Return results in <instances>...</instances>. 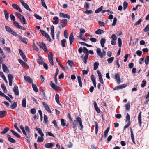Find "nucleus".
<instances>
[{
  "instance_id": "f257e3e1",
  "label": "nucleus",
  "mask_w": 149,
  "mask_h": 149,
  "mask_svg": "<svg viewBox=\"0 0 149 149\" xmlns=\"http://www.w3.org/2000/svg\"><path fill=\"white\" fill-rule=\"evenodd\" d=\"M79 123V127L80 128V130H82L83 128V126L82 123V120L79 117L77 116H75V119L73 121L72 123L73 125V128H75L74 131L75 132L74 133H76V130L77 129V127L78 125V123Z\"/></svg>"
},
{
  "instance_id": "f03ea898",
  "label": "nucleus",
  "mask_w": 149,
  "mask_h": 149,
  "mask_svg": "<svg viewBox=\"0 0 149 149\" xmlns=\"http://www.w3.org/2000/svg\"><path fill=\"white\" fill-rule=\"evenodd\" d=\"M67 24V20L66 19H64L62 22H60L58 24V27L61 29L65 26Z\"/></svg>"
},
{
  "instance_id": "7ed1b4c3",
  "label": "nucleus",
  "mask_w": 149,
  "mask_h": 149,
  "mask_svg": "<svg viewBox=\"0 0 149 149\" xmlns=\"http://www.w3.org/2000/svg\"><path fill=\"white\" fill-rule=\"evenodd\" d=\"M5 28L7 32L10 33L11 34L15 36L16 35H17L16 33L13 31L10 27L6 26H5Z\"/></svg>"
},
{
  "instance_id": "20e7f679",
  "label": "nucleus",
  "mask_w": 149,
  "mask_h": 149,
  "mask_svg": "<svg viewBox=\"0 0 149 149\" xmlns=\"http://www.w3.org/2000/svg\"><path fill=\"white\" fill-rule=\"evenodd\" d=\"M37 44L41 48H42L44 51H47V47L43 42L40 43L38 42H37Z\"/></svg>"
},
{
  "instance_id": "39448f33",
  "label": "nucleus",
  "mask_w": 149,
  "mask_h": 149,
  "mask_svg": "<svg viewBox=\"0 0 149 149\" xmlns=\"http://www.w3.org/2000/svg\"><path fill=\"white\" fill-rule=\"evenodd\" d=\"M20 128L22 130L23 134L25 136L26 138H27V140L28 141L30 138V135L29 134H27L26 132L24 127L22 125H20Z\"/></svg>"
},
{
  "instance_id": "423d86ee",
  "label": "nucleus",
  "mask_w": 149,
  "mask_h": 149,
  "mask_svg": "<svg viewBox=\"0 0 149 149\" xmlns=\"http://www.w3.org/2000/svg\"><path fill=\"white\" fill-rule=\"evenodd\" d=\"M48 58L49 62L52 65H53V54L52 53L49 52L48 56Z\"/></svg>"
},
{
  "instance_id": "0eeeda50",
  "label": "nucleus",
  "mask_w": 149,
  "mask_h": 149,
  "mask_svg": "<svg viewBox=\"0 0 149 149\" xmlns=\"http://www.w3.org/2000/svg\"><path fill=\"white\" fill-rule=\"evenodd\" d=\"M15 36H17L19 38L20 40L21 41L23 42L24 43L26 44H27L26 38H23L22 37V36H20L19 35H18L17 33V35H16Z\"/></svg>"
},
{
  "instance_id": "6e6552de",
  "label": "nucleus",
  "mask_w": 149,
  "mask_h": 149,
  "mask_svg": "<svg viewBox=\"0 0 149 149\" xmlns=\"http://www.w3.org/2000/svg\"><path fill=\"white\" fill-rule=\"evenodd\" d=\"M50 84L51 87L55 90H58L60 89V88L59 87L56 86L55 84L52 81L50 82Z\"/></svg>"
},
{
  "instance_id": "1a4fd4ad",
  "label": "nucleus",
  "mask_w": 149,
  "mask_h": 149,
  "mask_svg": "<svg viewBox=\"0 0 149 149\" xmlns=\"http://www.w3.org/2000/svg\"><path fill=\"white\" fill-rule=\"evenodd\" d=\"M19 53L22 58L23 59L25 62L27 61V60L26 59V58L24 54L23 53V52H22V50L20 49H19Z\"/></svg>"
},
{
  "instance_id": "9d476101",
  "label": "nucleus",
  "mask_w": 149,
  "mask_h": 149,
  "mask_svg": "<svg viewBox=\"0 0 149 149\" xmlns=\"http://www.w3.org/2000/svg\"><path fill=\"white\" fill-rule=\"evenodd\" d=\"M40 31L41 33L42 34L43 36H45V37H46L47 39H49V41H51V39L50 38L49 36L47 33H46L45 32V31L43 30H40Z\"/></svg>"
},
{
  "instance_id": "9b49d317",
  "label": "nucleus",
  "mask_w": 149,
  "mask_h": 149,
  "mask_svg": "<svg viewBox=\"0 0 149 149\" xmlns=\"http://www.w3.org/2000/svg\"><path fill=\"white\" fill-rule=\"evenodd\" d=\"M126 86L127 85L126 84H123L122 85H121L118 86L114 87L113 89L114 90H116L122 89L125 88L126 87Z\"/></svg>"
},
{
  "instance_id": "f8f14e48",
  "label": "nucleus",
  "mask_w": 149,
  "mask_h": 149,
  "mask_svg": "<svg viewBox=\"0 0 149 149\" xmlns=\"http://www.w3.org/2000/svg\"><path fill=\"white\" fill-rule=\"evenodd\" d=\"M24 80L27 82L30 83H31L33 82V80L29 76H24Z\"/></svg>"
},
{
  "instance_id": "ddd939ff",
  "label": "nucleus",
  "mask_w": 149,
  "mask_h": 149,
  "mask_svg": "<svg viewBox=\"0 0 149 149\" xmlns=\"http://www.w3.org/2000/svg\"><path fill=\"white\" fill-rule=\"evenodd\" d=\"M12 7L14 8L17 10L19 12H22L21 9L17 4H13L12 5Z\"/></svg>"
},
{
  "instance_id": "4468645a",
  "label": "nucleus",
  "mask_w": 149,
  "mask_h": 149,
  "mask_svg": "<svg viewBox=\"0 0 149 149\" xmlns=\"http://www.w3.org/2000/svg\"><path fill=\"white\" fill-rule=\"evenodd\" d=\"M13 91L15 95H19L18 88L17 86L15 85L14 86Z\"/></svg>"
},
{
  "instance_id": "2eb2a0df",
  "label": "nucleus",
  "mask_w": 149,
  "mask_h": 149,
  "mask_svg": "<svg viewBox=\"0 0 149 149\" xmlns=\"http://www.w3.org/2000/svg\"><path fill=\"white\" fill-rule=\"evenodd\" d=\"M115 78L116 80L117 83L120 84V76L118 73H116L115 75Z\"/></svg>"
},
{
  "instance_id": "dca6fc26",
  "label": "nucleus",
  "mask_w": 149,
  "mask_h": 149,
  "mask_svg": "<svg viewBox=\"0 0 149 149\" xmlns=\"http://www.w3.org/2000/svg\"><path fill=\"white\" fill-rule=\"evenodd\" d=\"M141 112L140 111L139 113L138 117V122L139 123V126L141 127V124L142 123L141 120Z\"/></svg>"
},
{
  "instance_id": "f3484780",
  "label": "nucleus",
  "mask_w": 149,
  "mask_h": 149,
  "mask_svg": "<svg viewBox=\"0 0 149 149\" xmlns=\"http://www.w3.org/2000/svg\"><path fill=\"white\" fill-rule=\"evenodd\" d=\"M36 130L38 131V133L41 136L43 137L44 136V134L42 132V130L39 128L36 127L35 128Z\"/></svg>"
},
{
  "instance_id": "a211bd4d",
  "label": "nucleus",
  "mask_w": 149,
  "mask_h": 149,
  "mask_svg": "<svg viewBox=\"0 0 149 149\" xmlns=\"http://www.w3.org/2000/svg\"><path fill=\"white\" fill-rule=\"evenodd\" d=\"M51 34L52 39H54V26H52L51 27Z\"/></svg>"
},
{
  "instance_id": "6ab92c4d",
  "label": "nucleus",
  "mask_w": 149,
  "mask_h": 149,
  "mask_svg": "<svg viewBox=\"0 0 149 149\" xmlns=\"http://www.w3.org/2000/svg\"><path fill=\"white\" fill-rule=\"evenodd\" d=\"M96 52L99 56L101 58H103V56L102 54V52L100 48H97V50H96Z\"/></svg>"
},
{
  "instance_id": "aec40b11",
  "label": "nucleus",
  "mask_w": 149,
  "mask_h": 149,
  "mask_svg": "<svg viewBox=\"0 0 149 149\" xmlns=\"http://www.w3.org/2000/svg\"><path fill=\"white\" fill-rule=\"evenodd\" d=\"M7 136L8 141L12 143H14L16 142L15 140L13 138H11L10 135L8 134Z\"/></svg>"
},
{
  "instance_id": "412c9836",
  "label": "nucleus",
  "mask_w": 149,
  "mask_h": 149,
  "mask_svg": "<svg viewBox=\"0 0 149 149\" xmlns=\"http://www.w3.org/2000/svg\"><path fill=\"white\" fill-rule=\"evenodd\" d=\"M59 16L63 18H66L68 19H70V16L68 14H65L63 13H60L59 14Z\"/></svg>"
},
{
  "instance_id": "4be33fe9",
  "label": "nucleus",
  "mask_w": 149,
  "mask_h": 149,
  "mask_svg": "<svg viewBox=\"0 0 149 149\" xmlns=\"http://www.w3.org/2000/svg\"><path fill=\"white\" fill-rule=\"evenodd\" d=\"M2 68L3 71L5 72H8L9 70L7 67L4 64H2Z\"/></svg>"
},
{
  "instance_id": "5701e85b",
  "label": "nucleus",
  "mask_w": 149,
  "mask_h": 149,
  "mask_svg": "<svg viewBox=\"0 0 149 149\" xmlns=\"http://www.w3.org/2000/svg\"><path fill=\"white\" fill-rule=\"evenodd\" d=\"M69 39L70 44L71 45L74 41V35L73 33H71L69 37Z\"/></svg>"
},
{
  "instance_id": "b1692460",
  "label": "nucleus",
  "mask_w": 149,
  "mask_h": 149,
  "mask_svg": "<svg viewBox=\"0 0 149 149\" xmlns=\"http://www.w3.org/2000/svg\"><path fill=\"white\" fill-rule=\"evenodd\" d=\"M44 146L47 148H51L54 146V145L52 143H50L45 144Z\"/></svg>"
},
{
  "instance_id": "393cba45",
  "label": "nucleus",
  "mask_w": 149,
  "mask_h": 149,
  "mask_svg": "<svg viewBox=\"0 0 149 149\" xmlns=\"http://www.w3.org/2000/svg\"><path fill=\"white\" fill-rule=\"evenodd\" d=\"M53 19L55 20L52 22V23L53 24H57L59 22V19L57 17H55L53 18Z\"/></svg>"
},
{
  "instance_id": "a878e982",
  "label": "nucleus",
  "mask_w": 149,
  "mask_h": 149,
  "mask_svg": "<svg viewBox=\"0 0 149 149\" xmlns=\"http://www.w3.org/2000/svg\"><path fill=\"white\" fill-rule=\"evenodd\" d=\"M7 113L6 111H0V118H2L4 117Z\"/></svg>"
},
{
  "instance_id": "bb28decb",
  "label": "nucleus",
  "mask_w": 149,
  "mask_h": 149,
  "mask_svg": "<svg viewBox=\"0 0 149 149\" xmlns=\"http://www.w3.org/2000/svg\"><path fill=\"white\" fill-rule=\"evenodd\" d=\"M77 78L78 79V82L79 84V86L81 87H82V82L81 77L80 76L78 75L77 76Z\"/></svg>"
},
{
  "instance_id": "cd10ccee",
  "label": "nucleus",
  "mask_w": 149,
  "mask_h": 149,
  "mask_svg": "<svg viewBox=\"0 0 149 149\" xmlns=\"http://www.w3.org/2000/svg\"><path fill=\"white\" fill-rule=\"evenodd\" d=\"M18 61L23 66L26 67L28 66L27 63L24 62L22 60L19 59Z\"/></svg>"
},
{
  "instance_id": "c85d7f7f",
  "label": "nucleus",
  "mask_w": 149,
  "mask_h": 149,
  "mask_svg": "<svg viewBox=\"0 0 149 149\" xmlns=\"http://www.w3.org/2000/svg\"><path fill=\"white\" fill-rule=\"evenodd\" d=\"M10 131L12 133V134L17 138H19L20 137V135L15 131H14L12 130H11Z\"/></svg>"
},
{
  "instance_id": "c756f323",
  "label": "nucleus",
  "mask_w": 149,
  "mask_h": 149,
  "mask_svg": "<svg viewBox=\"0 0 149 149\" xmlns=\"http://www.w3.org/2000/svg\"><path fill=\"white\" fill-rule=\"evenodd\" d=\"M106 39L105 38H102L100 40V44L101 46L102 47H103L104 46V43L105 42Z\"/></svg>"
},
{
  "instance_id": "7c9ffc66",
  "label": "nucleus",
  "mask_w": 149,
  "mask_h": 149,
  "mask_svg": "<svg viewBox=\"0 0 149 149\" xmlns=\"http://www.w3.org/2000/svg\"><path fill=\"white\" fill-rule=\"evenodd\" d=\"M55 100L57 103L59 105H61V103L59 100V96L57 94L55 95Z\"/></svg>"
},
{
  "instance_id": "2f4dec72",
  "label": "nucleus",
  "mask_w": 149,
  "mask_h": 149,
  "mask_svg": "<svg viewBox=\"0 0 149 149\" xmlns=\"http://www.w3.org/2000/svg\"><path fill=\"white\" fill-rule=\"evenodd\" d=\"M22 4L26 9L29 11H31V10L29 8V6L27 3L24 2H23Z\"/></svg>"
},
{
  "instance_id": "473e14b6",
  "label": "nucleus",
  "mask_w": 149,
  "mask_h": 149,
  "mask_svg": "<svg viewBox=\"0 0 149 149\" xmlns=\"http://www.w3.org/2000/svg\"><path fill=\"white\" fill-rule=\"evenodd\" d=\"M20 22L23 24H27V22L26 21L25 19L24 16H22V18L20 19Z\"/></svg>"
},
{
  "instance_id": "72a5a7b5",
  "label": "nucleus",
  "mask_w": 149,
  "mask_h": 149,
  "mask_svg": "<svg viewBox=\"0 0 149 149\" xmlns=\"http://www.w3.org/2000/svg\"><path fill=\"white\" fill-rule=\"evenodd\" d=\"M32 87L33 91L36 92H38V89L36 85L34 83H32Z\"/></svg>"
},
{
  "instance_id": "f704fd0d",
  "label": "nucleus",
  "mask_w": 149,
  "mask_h": 149,
  "mask_svg": "<svg viewBox=\"0 0 149 149\" xmlns=\"http://www.w3.org/2000/svg\"><path fill=\"white\" fill-rule=\"evenodd\" d=\"M104 33V31L101 29H98L95 32V33L97 34H101Z\"/></svg>"
},
{
  "instance_id": "c9c22d12",
  "label": "nucleus",
  "mask_w": 149,
  "mask_h": 149,
  "mask_svg": "<svg viewBox=\"0 0 149 149\" xmlns=\"http://www.w3.org/2000/svg\"><path fill=\"white\" fill-rule=\"evenodd\" d=\"M83 49V52L84 53H85V55L88 56V51L87 49L85 47H84Z\"/></svg>"
},
{
  "instance_id": "e433bc0d",
  "label": "nucleus",
  "mask_w": 149,
  "mask_h": 149,
  "mask_svg": "<svg viewBox=\"0 0 149 149\" xmlns=\"http://www.w3.org/2000/svg\"><path fill=\"white\" fill-rule=\"evenodd\" d=\"M26 99L25 98H23V100L22 101V107L25 108L26 107Z\"/></svg>"
},
{
  "instance_id": "4c0bfd02",
  "label": "nucleus",
  "mask_w": 149,
  "mask_h": 149,
  "mask_svg": "<svg viewBox=\"0 0 149 149\" xmlns=\"http://www.w3.org/2000/svg\"><path fill=\"white\" fill-rule=\"evenodd\" d=\"M44 123L45 124H48V117L47 115L45 114L44 115Z\"/></svg>"
},
{
  "instance_id": "58836bf2",
  "label": "nucleus",
  "mask_w": 149,
  "mask_h": 149,
  "mask_svg": "<svg viewBox=\"0 0 149 149\" xmlns=\"http://www.w3.org/2000/svg\"><path fill=\"white\" fill-rule=\"evenodd\" d=\"M17 105V103L16 102H14L13 104L10 105V108L12 109L15 108Z\"/></svg>"
},
{
  "instance_id": "ea45409f",
  "label": "nucleus",
  "mask_w": 149,
  "mask_h": 149,
  "mask_svg": "<svg viewBox=\"0 0 149 149\" xmlns=\"http://www.w3.org/2000/svg\"><path fill=\"white\" fill-rule=\"evenodd\" d=\"M130 103L128 102L125 104V109L127 111H129L130 109Z\"/></svg>"
},
{
  "instance_id": "a19ab883",
  "label": "nucleus",
  "mask_w": 149,
  "mask_h": 149,
  "mask_svg": "<svg viewBox=\"0 0 149 149\" xmlns=\"http://www.w3.org/2000/svg\"><path fill=\"white\" fill-rule=\"evenodd\" d=\"M99 65V64L98 62H95L94 64V69L96 70L97 68Z\"/></svg>"
},
{
  "instance_id": "79ce46f5",
  "label": "nucleus",
  "mask_w": 149,
  "mask_h": 149,
  "mask_svg": "<svg viewBox=\"0 0 149 149\" xmlns=\"http://www.w3.org/2000/svg\"><path fill=\"white\" fill-rule=\"evenodd\" d=\"M1 87L4 92L5 93H6L7 90L5 85L4 84H2L1 85Z\"/></svg>"
},
{
  "instance_id": "37998d69",
  "label": "nucleus",
  "mask_w": 149,
  "mask_h": 149,
  "mask_svg": "<svg viewBox=\"0 0 149 149\" xmlns=\"http://www.w3.org/2000/svg\"><path fill=\"white\" fill-rule=\"evenodd\" d=\"M95 134H97L98 131V123L96 122H95Z\"/></svg>"
},
{
  "instance_id": "c03bdc74",
  "label": "nucleus",
  "mask_w": 149,
  "mask_h": 149,
  "mask_svg": "<svg viewBox=\"0 0 149 149\" xmlns=\"http://www.w3.org/2000/svg\"><path fill=\"white\" fill-rule=\"evenodd\" d=\"M4 15L5 17L6 20H8L9 19V14L8 13L7 11L6 10H4Z\"/></svg>"
},
{
  "instance_id": "a18cd8bd",
  "label": "nucleus",
  "mask_w": 149,
  "mask_h": 149,
  "mask_svg": "<svg viewBox=\"0 0 149 149\" xmlns=\"http://www.w3.org/2000/svg\"><path fill=\"white\" fill-rule=\"evenodd\" d=\"M40 94L41 95L43 96V99L45 100H47V97H46L45 93L43 91L41 93H40Z\"/></svg>"
},
{
  "instance_id": "49530a36",
  "label": "nucleus",
  "mask_w": 149,
  "mask_h": 149,
  "mask_svg": "<svg viewBox=\"0 0 149 149\" xmlns=\"http://www.w3.org/2000/svg\"><path fill=\"white\" fill-rule=\"evenodd\" d=\"M66 42V40L65 39H63L61 41V44L62 46L63 47H65V43Z\"/></svg>"
},
{
  "instance_id": "de8ad7c7",
  "label": "nucleus",
  "mask_w": 149,
  "mask_h": 149,
  "mask_svg": "<svg viewBox=\"0 0 149 149\" xmlns=\"http://www.w3.org/2000/svg\"><path fill=\"white\" fill-rule=\"evenodd\" d=\"M15 15L20 19H21L22 17V15L20 13L17 12H15Z\"/></svg>"
},
{
  "instance_id": "09e8293b",
  "label": "nucleus",
  "mask_w": 149,
  "mask_h": 149,
  "mask_svg": "<svg viewBox=\"0 0 149 149\" xmlns=\"http://www.w3.org/2000/svg\"><path fill=\"white\" fill-rule=\"evenodd\" d=\"M103 8V6H101L100 7L97 9L95 10V12L96 13H99L102 10Z\"/></svg>"
},
{
  "instance_id": "8fccbe9b",
  "label": "nucleus",
  "mask_w": 149,
  "mask_h": 149,
  "mask_svg": "<svg viewBox=\"0 0 149 149\" xmlns=\"http://www.w3.org/2000/svg\"><path fill=\"white\" fill-rule=\"evenodd\" d=\"M114 58L113 57H111L107 59L109 64H110L114 60Z\"/></svg>"
},
{
  "instance_id": "3c124183",
  "label": "nucleus",
  "mask_w": 149,
  "mask_h": 149,
  "mask_svg": "<svg viewBox=\"0 0 149 149\" xmlns=\"http://www.w3.org/2000/svg\"><path fill=\"white\" fill-rule=\"evenodd\" d=\"M9 130V129L8 127L5 128L4 130L1 132V133L2 134H4L6 133L8 130Z\"/></svg>"
},
{
  "instance_id": "603ef678",
  "label": "nucleus",
  "mask_w": 149,
  "mask_h": 149,
  "mask_svg": "<svg viewBox=\"0 0 149 149\" xmlns=\"http://www.w3.org/2000/svg\"><path fill=\"white\" fill-rule=\"evenodd\" d=\"M118 45L119 47H120L121 46L122 42V40L121 39L119 38L118 39Z\"/></svg>"
},
{
  "instance_id": "864d4df0",
  "label": "nucleus",
  "mask_w": 149,
  "mask_h": 149,
  "mask_svg": "<svg viewBox=\"0 0 149 149\" xmlns=\"http://www.w3.org/2000/svg\"><path fill=\"white\" fill-rule=\"evenodd\" d=\"M149 62V56H147L145 60V63L146 65H147Z\"/></svg>"
},
{
  "instance_id": "5fc2aeb1",
  "label": "nucleus",
  "mask_w": 149,
  "mask_h": 149,
  "mask_svg": "<svg viewBox=\"0 0 149 149\" xmlns=\"http://www.w3.org/2000/svg\"><path fill=\"white\" fill-rule=\"evenodd\" d=\"M128 5V3L127 2L125 1L123 4V9L125 10L127 8Z\"/></svg>"
},
{
  "instance_id": "6e6d98bb",
  "label": "nucleus",
  "mask_w": 149,
  "mask_h": 149,
  "mask_svg": "<svg viewBox=\"0 0 149 149\" xmlns=\"http://www.w3.org/2000/svg\"><path fill=\"white\" fill-rule=\"evenodd\" d=\"M88 56L85 55L84 58V62L85 64H86L87 62V59L88 58Z\"/></svg>"
},
{
  "instance_id": "4d7b16f0",
  "label": "nucleus",
  "mask_w": 149,
  "mask_h": 149,
  "mask_svg": "<svg viewBox=\"0 0 149 149\" xmlns=\"http://www.w3.org/2000/svg\"><path fill=\"white\" fill-rule=\"evenodd\" d=\"M44 139L43 137L39 136L38 138L37 142H43V141Z\"/></svg>"
},
{
  "instance_id": "13d9d810",
  "label": "nucleus",
  "mask_w": 149,
  "mask_h": 149,
  "mask_svg": "<svg viewBox=\"0 0 149 149\" xmlns=\"http://www.w3.org/2000/svg\"><path fill=\"white\" fill-rule=\"evenodd\" d=\"M25 130L26 132L28 133V134H29L30 136V134H29L30 133V131L28 126H25Z\"/></svg>"
},
{
  "instance_id": "bf43d9fd",
  "label": "nucleus",
  "mask_w": 149,
  "mask_h": 149,
  "mask_svg": "<svg viewBox=\"0 0 149 149\" xmlns=\"http://www.w3.org/2000/svg\"><path fill=\"white\" fill-rule=\"evenodd\" d=\"M142 83L141 85V86L143 88L144 87L146 84V81L145 80H143L142 81Z\"/></svg>"
},
{
  "instance_id": "052dcab7",
  "label": "nucleus",
  "mask_w": 149,
  "mask_h": 149,
  "mask_svg": "<svg viewBox=\"0 0 149 149\" xmlns=\"http://www.w3.org/2000/svg\"><path fill=\"white\" fill-rule=\"evenodd\" d=\"M130 116L128 113H127V115L126 117L125 122H127L128 121V122L130 121Z\"/></svg>"
},
{
  "instance_id": "680f3d73",
  "label": "nucleus",
  "mask_w": 149,
  "mask_h": 149,
  "mask_svg": "<svg viewBox=\"0 0 149 149\" xmlns=\"http://www.w3.org/2000/svg\"><path fill=\"white\" fill-rule=\"evenodd\" d=\"M34 16L37 19H38L41 20L42 19V18L41 17L36 14H34Z\"/></svg>"
},
{
  "instance_id": "e2e57ef3",
  "label": "nucleus",
  "mask_w": 149,
  "mask_h": 149,
  "mask_svg": "<svg viewBox=\"0 0 149 149\" xmlns=\"http://www.w3.org/2000/svg\"><path fill=\"white\" fill-rule=\"evenodd\" d=\"M142 20L141 19V18L139 19L137 22H136L135 24H134V26H136L139 25L141 24Z\"/></svg>"
},
{
  "instance_id": "0e129e2a",
  "label": "nucleus",
  "mask_w": 149,
  "mask_h": 149,
  "mask_svg": "<svg viewBox=\"0 0 149 149\" xmlns=\"http://www.w3.org/2000/svg\"><path fill=\"white\" fill-rule=\"evenodd\" d=\"M144 31L145 32H146L149 31V24L147 25L145 28L144 29Z\"/></svg>"
},
{
  "instance_id": "69168bd1",
  "label": "nucleus",
  "mask_w": 149,
  "mask_h": 149,
  "mask_svg": "<svg viewBox=\"0 0 149 149\" xmlns=\"http://www.w3.org/2000/svg\"><path fill=\"white\" fill-rule=\"evenodd\" d=\"M3 49L6 50L8 53H10L11 52L10 49L9 47H5Z\"/></svg>"
},
{
  "instance_id": "338daca9",
  "label": "nucleus",
  "mask_w": 149,
  "mask_h": 149,
  "mask_svg": "<svg viewBox=\"0 0 149 149\" xmlns=\"http://www.w3.org/2000/svg\"><path fill=\"white\" fill-rule=\"evenodd\" d=\"M80 35H82L85 32V29L83 28L80 29Z\"/></svg>"
},
{
  "instance_id": "774afa93",
  "label": "nucleus",
  "mask_w": 149,
  "mask_h": 149,
  "mask_svg": "<svg viewBox=\"0 0 149 149\" xmlns=\"http://www.w3.org/2000/svg\"><path fill=\"white\" fill-rule=\"evenodd\" d=\"M37 62L38 63L40 64H42L44 63L42 59L41 58H39L38 59Z\"/></svg>"
}]
</instances>
